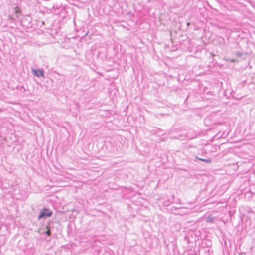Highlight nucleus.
Instances as JSON below:
<instances>
[{
    "label": "nucleus",
    "instance_id": "3",
    "mask_svg": "<svg viewBox=\"0 0 255 255\" xmlns=\"http://www.w3.org/2000/svg\"><path fill=\"white\" fill-rule=\"evenodd\" d=\"M196 158L197 160H199L205 162V163H208V164H210V163H211L212 162V160L211 159H210V158H208V159H203V158H199V157H198L197 156H196Z\"/></svg>",
    "mask_w": 255,
    "mask_h": 255
},
{
    "label": "nucleus",
    "instance_id": "2",
    "mask_svg": "<svg viewBox=\"0 0 255 255\" xmlns=\"http://www.w3.org/2000/svg\"><path fill=\"white\" fill-rule=\"evenodd\" d=\"M32 72L34 76L38 77H44V73L43 70L38 69H32Z\"/></svg>",
    "mask_w": 255,
    "mask_h": 255
},
{
    "label": "nucleus",
    "instance_id": "5",
    "mask_svg": "<svg viewBox=\"0 0 255 255\" xmlns=\"http://www.w3.org/2000/svg\"><path fill=\"white\" fill-rule=\"evenodd\" d=\"M46 234L48 235V236H50V231L49 230H48L47 232H46Z\"/></svg>",
    "mask_w": 255,
    "mask_h": 255
},
{
    "label": "nucleus",
    "instance_id": "1",
    "mask_svg": "<svg viewBox=\"0 0 255 255\" xmlns=\"http://www.w3.org/2000/svg\"><path fill=\"white\" fill-rule=\"evenodd\" d=\"M52 215V212L50 211L49 209L47 208H44L40 212L39 216L38 219H42L45 217H51Z\"/></svg>",
    "mask_w": 255,
    "mask_h": 255
},
{
    "label": "nucleus",
    "instance_id": "4",
    "mask_svg": "<svg viewBox=\"0 0 255 255\" xmlns=\"http://www.w3.org/2000/svg\"><path fill=\"white\" fill-rule=\"evenodd\" d=\"M236 55H237V56L240 57V56H241V54H241L240 52H237L236 53Z\"/></svg>",
    "mask_w": 255,
    "mask_h": 255
}]
</instances>
